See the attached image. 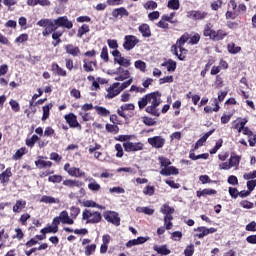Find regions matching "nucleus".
<instances>
[{"instance_id":"1","label":"nucleus","mask_w":256,"mask_h":256,"mask_svg":"<svg viewBox=\"0 0 256 256\" xmlns=\"http://www.w3.org/2000/svg\"><path fill=\"white\" fill-rule=\"evenodd\" d=\"M161 92L156 91L146 94L138 101L139 109H145L146 113L154 115V117H159V105H161Z\"/></svg>"},{"instance_id":"2","label":"nucleus","mask_w":256,"mask_h":256,"mask_svg":"<svg viewBox=\"0 0 256 256\" xmlns=\"http://www.w3.org/2000/svg\"><path fill=\"white\" fill-rule=\"evenodd\" d=\"M203 35L204 37H209L211 41H223V39H225L228 34L225 30H214L213 24L207 23L204 26Z\"/></svg>"},{"instance_id":"3","label":"nucleus","mask_w":256,"mask_h":256,"mask_svg":"<svg viewBox=\"0 0 256 256\" xmlns=\"http://www.w3.org/2000/svg\"><path fill=\"white\" fill-rule=\"evenodd\" d=\"M133 83V78H130L129 80L123 82L122 84L119 82L113 83L108 89L106 98L107 99H113L117 97L121 93V91H125L127 87H129Z\"/></svg>"},{"instance_id":"4","label":"nucleus","mask_w":256,"mask_h":256,"mask_svg":"<svg viewBox=\"0 0 256 256\" xmlns=\"http://www.w3.org/2000/svg\"><path fill=\"white\" fill-rule=\"evenodd\" d=\"M102 219L101 212L91 210V209H85L82 212V221H85L86 223H90L94 225L95 223H100Z\"/></svg>"},{"instance_id":"5","label":"nucleus","mask_w":256,"mask_h":256,"mask_svg":"<svg viewBox=\"0 0 256 256\" xmlns=\"http://www.w3.org/2000/svg\"><path fill=\"white\" fill-rule=\"evenodd\" d=\"M54 221V225H59L60 223H63V225H73V223H75V221L73 220V218H71V216H69V212L67 211H62L59 216L55 217L53 219Z\"/></svg>"},{"instance_id":"6","label":"nucleus","mask_w":256,"mask_h":256,"mask_svg":"<svg viewBox=\"0 0 256 256\" xmlns=\"http://www.w3.org/2000/svg\"><path fill=\"white\" fill-rule=\"evenodd\" d=\"M123 147L126 153H137V151H143L145 145L142 142L127 141L123 143Z\"/></svg>"},{"instance_id":"7","label":"nucleus","mask_w":256,"mask_h":256,"mask_svg":"<svg viewBox=\"0 0 256 256\" xmlns=\"http://www.w3.org/2000/svg\"><path fill=\"white\" fill-rule=\"evenodd\" d=\"M138 43H140V40L137 36L126 35L124 37L123 47L126 51H131V49H135V46L138 45Z\"/></svg>"},{"instance_id":"8","label":"nucleus","mask_w":256,"mask_h":256,"mask_svg":"<svg viewBox=\"0 0 256 256\" xmlns=\"http://www.w3.org/2000/svg\"><path fill=\"white\" fill-rule=\"evenodd\" d=\"M208 15L207 12L201 10H190L187 12L188 19H193V21H202L203 19H207Z\"/></svg>"},{"instance_id":"9","label":"nucleus","mask_w":256,"mask_h":256,"mask_svg":"<svg viewBox=\"0 0 256 256\" xmlns=\"http://www.w3.org/2000/svg\"><path fill=\"white\" fill-rule=\"evenodd\" d=\"M112 55L114 57L115 63H118V65H121V67H129L131 65V60L122 57L119 50L112 51Z\"/></svg>"},{"instance_id":"10","label":"nucleus","mask_w":256,"mask_h":256,"mask_svg":"<svg viewBox=\"0 0 256 256\" xmlns=\"http://www.w3.org/2000/svg\"><path fill=\"white\" fill-rule=\"evenodd\" d=\"M104 219L108 221V223H112L113 225H121V218H119V214L117 212L108 211L104 214Z\"/></svg>"},{"instance_id":"11","label":"nucleus","mask_w":256,"mask_h":256,"mask_svg":"<svg viewBox=\"0 0 256 256\" xmlns=\"http://www.w3.org/2000/svg\"><path fill=\"white\" fill-rule=\"evenodd\" d=\"M56 22V26L58 27H64V29H73V22L67 18V16H61L57 19H54Z\"/></svg>"},{"instance_id":"12","label":"nucleus","mask_w":256,"mask_h":256,"mask_svg":"<svg viewBox=\"0 0 256 256\" xmlns=\"http://www.w3.org/2000/svg\"><path fill=\"white\" fill-rule=\"evenodd\" d=\"M148 143L155 149H162V147L165 146V138L161 136H154V137L148 138Z\"/></svg>"},{"instance_id":"13","label":"nucleus","mask_w":256,"mask_h":256,"mask_svg":"<svg viewBox=\"0 0 256 256\" xmlns=\"http://www.w3.org/2000/svg\"><path fill=\"white\" fill-rule=\"evenodd\" d=\"M194 231H198V234H196L195 237H198V239H203L204 237H207V235L215 233L217 229L200 226L195 228Z\"/></svg>"},{"instance_id":"14","label":"nucleus","mask_w":256,"mask_h":256,"mask_svg":"<svg viewBox=\"0 0 256 256\" xmlns=\"http://www.w3.org/2000/svg\"><path fill=\"white\" fill-rule=\"evenodd\" d=\"M117 75L118 76L115 77V81H125V79H128L129 81V79H133L129 73V70H125L121 67L118 68Z\"/></svg>"},{"instance_id":"15","label":"nucleus","mask_w":256,"mask_h":256,"mask_svg":"<svg viewBox=\"0 0 256 256\" xmlns=\"http://www.w3.org/2000/svg\"><path fill=\"white\" fill-rule=\"evenodd\" d=\"M57 23L55 20H49L48 24L46 25V28L43 30L42 35L44 37H47V35H51V33L57 31Z\"/></svg>"},{"instance_id":"16","label":"nucleus","mask_w":256,"mask_h":256,"mask_svg":"<svg viewBox=\"0 0 256 256\" xmlns=\"http://www.w3.org/2000/svg\"><path fill=\"white\" fill-rule=\"evenodd\" d=\"M85 181L89 182L88 189L93 193H98V191H101V184L97 183V180H95L93 177H88L85 179Z\"/></svg>"},{"instance_id":"17","label":"nucleus","mask_w":256,"mask_h":256,"mask_svg":"<svg viewBox=\"0 0 256 256\" xmlns=\"http://www.w3.org/2000/svg\"><path fill=\"white\" fill-rule=\"evenodd\" d=\"M64 119H66V123H68V125L74 129L77 127H81V125L77 121V116H75V114L73 113L65 115Z\"/></svg>"},{"instance_id":"18","label":"nucleus","mask_w":256,"mask_h":256,"mask_svg":"<svg viewBox=\"0 0 256 256\" xmlns=\"http://www.w3.org/2000/svg\"><path fill=\"white\" fill-rule=\"evenodd\" d=\"M147 241H149V237H138L137 239L128 241L126 247L131 248L135 245H143V243H147Z\"/></svg>"},{"instance_id":"19","label":"nucleus","mask_w":256,"mask_h":256,"mask_svg":"<svg viewBox=\"0 0 256 256\" xmlns=\"http://www.w3.org/2000/svg\"><path fill=\"white\" fill-rule=\"evenodd\" d=\"M26 207H27V201L20 199L16 201V203L12 208V211L13 213H21V211H23V209H25Z\"/></svg>"},{"instance_id":"20","label":"nucleus","mask_w":256,"mask_h":256,"mask_svg":"<svg viewBox=\"0 0 256 256\" xmlns=\"http://www.w3.org/2000/svg\"><path fill=\"white\" fill-rule=\"evenodd\" d=\"M112 17L115 19L119 17H129V12L124 7L116 8L112 11Z\"/></svg>"},{"instance_id":"21","label":"nucleus","mask_w":256,"mask_h":256,"mask_svg":"<svg viewBox=\"0 0 256 256\" xmlns=\"http://www.w3.org/2000/svg\"><path fill=\"white\" fill-rule=\"evenodd\" d=\"M215 132V130H210L208 131L206 134L203 135V137H201L195 144L194 146V150L199 149V147H203V143H205L207 141V139H209V137H211V135H213V133Z\"/></svg>"},{"instance_id":"22","label":"nucleus","mask_w":256,"mask_h":256,"mask_svg":"<svg viewBox=\"0 0 256 256\" xmlns=\"http://www.w3.org/2000/svg\"><path fill=\"white\" fill-rule=\"evenodd\" d=\"M160 175H164V177H169V175H179V170L174 166H170L167 168H163L160 171Z\"/></svg>"},{"instance_id":"23","label":"nucleus","mask_w":256,"mask_h":256,"mask_svg":"<svg viewBox=\"0 0 256 256\" xmlns=\"http://www.w3.org/2000/svg\"><path fill=\"white\" fill-rule=\"evenodd\" d=\"M68 175H70V177H76L77 179L86 177L85 172H83V170H80L77 167H71V170H69Z\"/></svg>"},{"instance_id":"24","label":"nucleus","mask_w":256,"mask_h":256,"mask_svg":"<svg viewBox=\"0 0 256 256\" xmlns=\"http://www.w3.org/2000/svg\"><path fill=\"white\" fill-rule=\"evenodd\" d=\"M189 41V34H184L180 37V39L177 41L176 45L180 50V53H187V50L183 48V45Z\"/></svg>"},{"instance_id":"25","label":"nucleus","mask_w":256,"mask_h":256,"mask_svg":"<svg viewBox=\"0 0 256 256\" xmlns=\"http://www.w3.org/2000/svg\"><path fill=\"white\" fill-rule=\"evenodd\" d=\"M13 176V173L11 172V168H7L4 172L0 174V182L2 185H5V183H9V179Z\"/></svg>"},{"instance_id":"26","label":"nucleus","mask_w":256,"mask_h":256,"mask_svg":"<svg viewBox=\"0 0 256 256\" xmlns=\"http://www.w3.org/2000/svg\"><path fill=\"white\" fill-rule=\"evenodd\" d=\"M40 202L53 205V204H59L60 200L59 198H55L53 196L44 195L41 197Z\"/></svg>"},{"instance_id":"27","label":"nucleus","mask_w":256,"mask_h":256,"mask_svg":"<svg viewBox=\"0 0 256 256\" xmlns=\"http://www.w3.org/2000/svg\"><path fill=\"white\" fill-rule=\"evenodd\" d=\"M63 185L65 187H70L71 189H73V187H83V182L79 180L67 179L63 181Z\"/></svg>"},{"instance_id":"28","label":"nucleus","mask_w":256,"mask_h":256,"mask_svg":"<svg viewBox=\"0 0 256 256\" xmlns=\"http://www.w3.org/2000/svg\"><path fill=\"white\" fill-rule=\"evenodd\" d=\"M138 31L141 33L142 37H151V28L147 24L140 25Z\"/></svg>"},{"instance_id":"29","label":"nucleus","mask_w":256,"mask_h":256,"mask_svg":"<svg viewBox=\"0 0 256 256\" xmlns=\"http://www.w3.org/2000/svg\"><path fill=\"white\" fill-rule=\"evenodd\" d=\"M57 231H59V225L54 224V222H52V226H48L46 228H43L41 230V233H42V235H47V233H57Z\"/></svg>"},{"instance_id":"30","label":"nucleus","mask_w":256,"mask_h":256,"mask_svg":"<svg viewBox=\"0 0 256 256\" xmlns=\"http://www.w3.org/2000/svg\"><path fill=\"white\" fill-rule=\"evenodd\" d=\"M196 195L197 197H207V195H217V190L206 188V189H203L202 191H197Z\"/></svg>"},{"instance_id":"31","label":"nucleus","mask_w":256,"mask_h":256,"mask_svg":"<svg viewBox=\"0 0 256 256\" xmlns=\"http://www.w3.org/2000/svg\"><path fill=\"white\" fill-rule=\"evenodd\" d=\"M230 167H239V163H241V157L237 156L235 153L231 154L229 158Z\"/></svg>"},{"instance_id":"32","label":"nucleus","mask_w":256,"mask_h":256,"mask_svg":"<svg viewBox=\"0 0 256 256\" xmlns=\"http://www.w3.org/2000/svg\"><path fill=\"white\" fill-rule=\"evenodd\" d=\"M65 49H66V53H68L69 55H72L73 57H77V55H79L80 53L79 47H75L71 44L66 45Z\"/></svg>"},{"instance_id":"33","label":"nucleus","mask_w":256,"mask_h":256,"mask_svg":"<svg viewBox=\"0 0 256 256\" xmlns=\"http://www.w3.org/2000/svg\"><path fill=\"white\" fill-rule=\"evenodd\" d=\"M153 249H154V251H157L160 255H170L171 254V250H169L166 245H163V246L155 245V246H153Z\"/></svg>"},{"instance_id":"34","label":"nucleus","mask_w":256,"mask_h":256,"mask_svg":"<svg viewBox=\"0 0 256 256\" xmlns=\"http://www.w3.org/2000/svg\"><path fill=\"white\" fill-rule=\"evenodd\" d=\"M161 213H163V215H165V217H171V215H173V213H175V209H173L172 207L168 206V204H164L161 209H160Z\"/></svg>"},{"instance_id":"35","label":"nucleus","mask_w":256,"mask_h":256,"mask_svg":"<svg viewBox=\"0 0 256 256\" xmlns=\"http://www.w3.org/2000/svg\"><path fill=\"white\" fill-rule=\"evenodd\" d=\"M94 109L96 113H98V115H100L101 117H109V115H111V112H109V110H107L105 107L94 106Z\"/></svg>"},{"instance_id":"36","label":"nucleus","mask_w":256,"mask_h":256,"mask_svg":"<svg viewBox=\"0 0 256 256\" xmlns=\"http://www.w3.org/2000/svg\"><path fill=\"white\" fill-rule=\"evenodd\" d=\"M167 7L173 11H178V9L181 7V2L179 0H168Z\"/></svg>"},{"instance_id":"37","label":"nucleus","mask_w":256,"mask_h":256,"mask_svg":"<svg viewBox=\"0 0 256 256\" xmlns=\"http://www.w3.org/2000/svg\"><path fill=\"white\" fill-rule=\"evenodd\" d=\"M83 63H84L83 64L84 71H86L87 73L91 71H95V69L93 68L96 65L95 62L84 60Z\"/></svg>"},{"instance_id":"38","label":"nucleus","mask_w":256,"mask_h":256,"mask_svg":"<svg viewBox=\"0 0 256 256\" xmlns=\"http://www.w3.org/2000/svg\"><path fill=\"white\" fill-rule=\"evenodd\" d=\"M89 31H91V29L89 28V25L83 24V25L78 29L77 37H78L79 39H81V37H83L86 33H89Z\"/></svg>"},{"instance_id":"39","label":"nucleus","mask_w":256,"mask_h":256,"mask_svg":"<svg viewBox=\"0 0 256 256\" xmlns=\"http://www.w3.org/2000/svg\"><path fill=\"white\" fill-rule=\"evenodd\" d=\"M52 107H53V104H48L42 107V110H43L42 121H47V119H49V111H51Z\"/></svg>"},{"instance_id":"40","label":"nucleus","mask_w":256,"mask_h":256,"mask_svg":"<svg viewBox=\"0 0 256 256\" xmlns=\"http://www.w3.org/2000/svg\"><path fill=\"white\" fill-rule=\"evenodd\" d=\"M35 163H36V166L38 167V169H43L45 167H51V165H53V163L51 161H45L43 159H39Z\"/></svg>"},{"instance_id":"41","label":"nucleus","mask_w":256,"mask_h":256,"mask_svg":"<svg viewBox=\"0 0 256 256\" xmlns=\"http://www.w3.org/2000/svg\"><path fill=\"white\" fill-rule=\"evenodd\" d=\"M136 211L137 213H144L145 215H153V213H155V210L149 207H137Z\"/></svg>"},{"instance_id":"42","label":"nucleus","mask_w":256,"mask_h":256,"mask_svg":"<svg viewBox=\"0 0 256 256\" xmlns=\"http://www.w3.org/2000/svg\"><path fill=\"white\" fill-rule=\"evenodd\" d=\"M52 69L57 73V75H60L61 77H67V72L57 64H53Z\"/></svg>"},{"instance_id":"43","label":"nucleus","mask_w":256,"mask_h":256,"mask_svg":"<svg viewBox=\"0 0 256 256\" xmlns=\"http://www.w3.org/2000/svg\"><path fill=\"white\" fill-rule=\"evenodd\" d=\"M79 213H81V209L75 206L70 207V219H72V221L74 219H77V217L79 216Z\"/></svg>"},{"instance_id":"44","label":"nucleus","mask_w":256,"mask_h":256,"mask_svg":"<svg viewBox=\"0 0 256 256\" xmlns=\"http://www.w3.org/2000/svg\"><path fill=\"white\" fill-rule=\"evenodd\" d=\"M228 52L232 53L233 55L239 53V51H241V47L239 46H235V43H230L227 46Z\"/></svg>"},{"instance_id":"45","label":"nucleus","mask_w":256,"mask_h":256,"mask_svg":"<svg viewBox=\"0 0 256 256\" xmlns=\"http://www.w3.org/2000/svg\"><path fill=\"white\" fill-rule=\"evenodd\" d=\"M167 67V71H175L177 69V63L173 60H168L166 63L162 64Z\"/></svg>"},{"instance_id":"46","label":"nucleus","mask_w":256,"mask_h":256,"mask_svg":"<svg viewBox=\"0 0 256 256\" xmlns=\"http://www.w3.org/2000/svg\"><path fill=\"white\" fill-rule=\"evenodd\" d=\"M106 131H108V133H113L114 135H117V133H119V126L113 124H106Z\"/></svg>"},{"instance_id":"47","label":"nucleus","mask_w":256,"mask_h":256,"mask_svg":"<svg viewBox=\"0 0 256 256\" xmlns=\"http://www.w3.org/2000/svg\"><path fill=\"white\" fill-rule=\"evenodd\" d=\"M171 52L173 55H176L180 61H185V52H181L180 54L177 52V46L171 47Z\"/></svg>"},{"instance_id":"48","label":"nucleus","mask_w":256,"mask_h":256,"mask_svg":"<svg viewBox=\"0 0 256 256\" xmlns=\"http://www.w3.org/2000/svg\"><path fill=\"white\" fill-rule=\"evenodd\" d=\"M37 141H39V136L32 135V137L30 139L26 140V145L28 147H35V144L37 143Z\"/></svg>"},{"instance_id":"49","label":"nucleus","mask_w":256,"mask_h":256,"mask_svg":"<svg viewBox=\"0 0 256 256\" xmlns=\"http://www.w3.org/2000/svg\"><path fill=\"white\" fill-rule=\"evenodd\" d=\"M188 41H189L190 45H197V43H199V41H201V35H199V33H196L193 36H191L188 39Z\"/></svg>"},{"instance_id":"50","label":"nucleus","mask_w":256,"mask_h":256,"mask_svg":"<svg viewBox=\"0 0 256 256\" xmlns=\"http://www.w3.org/2000/svg\"><path fill=\"white\" fill-rule=\"evenodd\" d=\"M143 7H144V9H149L150 11H153V10L157 9V2L150 0V1L146 2L143 5Z\"/></svg>"},{"instance_id":"51","label":"nucleus","mask_w":256,"mask_h":256,"mask_svg":"<svg viewBox=\"0 0 256 256\" xmlns=\"http://www.w3.org/2000/svg\"><path fill=\"white\" fill-rule=\"evenodd\" d=\"M143 194L152 197V195H155V186H146L143 189Z\"/></svg>"},{"instance_id":"52","label":"nucleus","mask_w":256,"mask_h":256,"mask_svg":"<svg viewBox=\"0 0 256 256\" xmlns=\"http://www.w3.org/2000/svg\"><path fill=\"white\" fill-rule=\"evenodd\" d=\"M49 183H61L63 181V176L61 175H52L48 177Z\"/></svg>"},{"instance_id":"53","label":"nucleus","mask_w":256,"mask_h":256,"mask_svg":"<svg viewBox=\"0 0 256 256\" xmlns=\"http://www.w3.org/2000/svg\"><path fill=\"white\" fill-rule=\"evenodd\" d=\"M95 249H97V246L95 244L86 246V248H85V255L86 256L93 255V253H95Z\"/></svg>"},{"instance_id":"54","label":"nucleus","mask_w":256,"mask_h":256,"mask_svg":"<svg viewBox=\"0 0 256 256\" xmlns=\"http://www.w3.org/2000/svg\"><path fill=\"white\" fill-rule=\"evenodd\" d=\"M27 153V148L23 147L16 151V153L13 156V159H21L22 155H25Z\"/></svg>"},{"instance_id":"55","label":"nucleus","mask_w":256,"mask_h":256,"mask_svg":"<svg viewBox=\"0 0 256 256\" xmlns=\"http://www.w3.org/2000/svg\"><path fill=\"white\" fill-rule=\"evenodd\" d=\"M135 67L136 69L141 70L143 73H145V69H147V64H145V62L141 61V60H137L135 62Z\"/></svg>"},{"instance_id":"56","label":"nucleus","mask_w":256,"mask_h":256,"mask_svg":"<svg viewBox=\"0 0 256 256\" xmlns=\"http://www.w3.org/2000/svg\"><path fill=\"white\" fill-rule=\"evenodd\" d=\"M101 59H103V61H109V51L107 50V46H104L102 48L101 54H100Z\"/></svg>"},{"instance_id":"57","label":"nucleus","mask_w":256,"mask_h":256,"mask_svg":"<svg viewBox=\"0 0 256 256\" xmlns=\"http://www.w3.org/2000/svg\"><path fill=\"white\" fill-rule=\"evenodd\" d=\"M10 106L12 111H15V113H19L21 107L19 106V102L16 100H10Z\"/></svg>"},{"instance_id":"58","label":"nucleus","mask_w":256,"mask_h":256,"mask_svg":"<svg viewBox=\"0 0 256 256\" xmlns=\"http://www.w3.org/2000/svg\"><path fill=\"white\" fill-rule=\"evenodd\" d=\"M240 207H243V209H253L254 205L253 202H249L248 200H242L240 202Z\"/></svg>"},{"instance_id":"59","label":"nucleus","mask_w":256,"mask_h":256,"mask_svg":"<svg viewBox=\"0 0 256 256\" xmlns=\"http://www.w3.org/2000/svg\"><path fill=\"white\" fill-rule=\"evenodd\" d=\"M107 43L110 49H114V51H117V49H119V44L117 43V40L108 39Z\"/></svg>"},{"instance_id":"60","label":"nucleus","mask_w":256,"mask_h":256,"mask_svg":"<svg viewBox=\"0 0 256 256\" xmlns=\"http://www.w3.org/2000/svg\"><path fill=\"white\" fill-rule=\"evenodd\" d=\"M243 179H245L246 181H251L256 179V170H254L253 172H249V173H245L243 175Z\"/></svg>"},{"instance_id":"61","label":"nucleus","mask_w":256,"mask_h":256,"mask_svg":"<svg viewBox=\"0 0 256 256\" xmlns=\"http://www.w3.org/2000/svg\"><path fill=\"white\" fill-rule=\"evenodd\" d=\"M193 253H195V247L193 245H189L184 250L185 256H193Z\"/></svg>"},{"instance_id":"62","label":"nucleus","mask_w":256,"mask_h":256,"mask_svg":"<svg viewBox=\"0 0 256 256\" xmlns=\"http://www.w3.org/2000/svg\"><path fill=\"white\" fill-rule=\"evenodd\" d=\"M246 185H247L248 191L252 193L256 187V180H248Z\"/></svg>"},{"instance_id":"63","label":"nucleus","mask_w":256,"mask_h":256,"mask_svg":"<svg viewBox=\"0 0 256 256\" xmlns=\"http://www.w3.org/2000/svg\"><path fill=\"white\" fill-rule=\"evenodd\" d=\"M29 40V35L21 34L15 39V43H25V41Z\"/></svg>"},{"instance_id":"64","label":"nucleus","mask_w":256,"mask_h":256,"mask_svg":"<svg viewBox=\"0 0 256 256\" xmlns=\"http://www.w3.org/2000/svg\"><path fill=\"white\" fill-rule=\"evenodd\" d=\"M82 205L83 207H99V205H97L93 200H83Z\"/></svg>"}]
</instances>
